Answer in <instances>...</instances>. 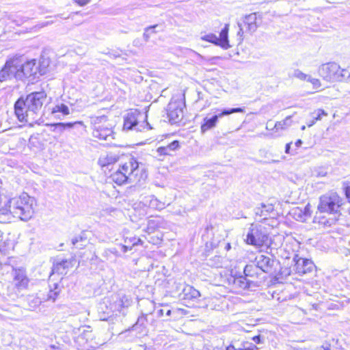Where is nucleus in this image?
I'll list each match as a JSON object with an SVG mask.
<instances>
[{
    "label": "nucleus",
    "instance_id": "f704fd0d",
    "mask_svg": "<svg viewBox=\"0 0 350 350\" xmlns=\"http://www.w3.org/2000/svg\"><path fill=\"white\" fill-rule=\"evenodd\" d=\"M59 295V291L51 290L48 294V299L55 301Z\"/></svg>",
    "mask_w": 350,
    "mask_h": 350
},
{
    "label": "nucleus",
    "instance_id": "473e14b6",
    "mask_svg": "<svg viewBox=\"0 0 350 350\" xmlns=\"http://www.w3.org/2000/svg\"><path fill=\"white\" fill-rule=\"evenodd\" d=\"M125 243H132V245L135 246L137 245H142L144 242L139 238L133 237L130 239L126 238L125 239Z\"/></svg>",
    "mask_w": 350,
    "mask_h": 350
},
{
    "label": "nucleus",
    "instance_id": "a18cd8bd",
    "mask_svg": "<svg viewBox=\"0 0 350 350\" xmlns=\"http://www.w3.org/2000/svg\"><path fill=\"white\" fill-rule=\"evenodd\" d=\"M304 213L305 215H310V206L309 205H307L306 207H305V209H304Z\"/></svg>",
    "mask_w": 350,
    "mask_h": 350
},
{
    "label": "nucleus",
    "instance_id": "864d4df0",
    "mask_svg": "<svg viewBox=\"0 0 350 350\" xmlns=\"http://www.w3.org/2000/svg\"><path fill=\"white\" fill-rule=\"evenodd\" d=\"M247 269H248V266H246V267H245V269H244V273H245L246 275H247V273H246V272H247Z\"/></svg>",
    "mask_w": 350,
    "mask_h": 350
},
{
    "label": "nucleus",
    "instance_id": "1a4fd4ad",
    "mask_svg": "<svg viewBox=\"0 0 350 350\" xmlns=\"http://www.w3.org/2000/svg\"><path fill=\"white\" fill-rule=\"evenodd\" d=\"M228 25H226L219 33V38L214 33H208L202 36L201 39L213 43L216 46H219L224 49H227L230 46L228 39Z\"/></svg>",
    "mask_w": 350,
    "mask_h": 350
},
{
    "label": "nucleus",
    "instance_id": "aec40b11",
    "mask_svg": "<svg viewBox=\"0 0 350 350\" xmlns=\"http://www.w3.org/2000/svg\"><path fill=\"white\" fill-rule=\"evenodd\" d=\"M244 25L246 26L247 30L250 32H254L256 30L257 25V16L256 13H252L247 15L244 19Z\"/></svg>",
    "mask_w": 350,
    "mask_h": 350
},
{
    "label": "nucleus",
    "instance_id": "e433bc0d",
    "mask_svg": "<svg viewBox=\"0 0 350 350\" xmlns=\"http://www.w3.org/2000/svg\"><path fill=\"white\" fill-rule=\"evenodd\" d=\"M74 1L75 3H77V4H79L81 6L85 5L90 1V0H74Z\"/></svg>",
    "mask_w": 350,
    "mask_h": 350
},
{
    "label": "nucleus",
    "instance_id": "052dcab7",
    "mask_svg": "<svg viewBox=\"0 0 350 350\" xmlns=\"http://www.w3.org/2000/svg\"><path fill=\"white\" fill-rule=\"evenodd\" d=\"M241 284H242V285L244 284V281L243 280H242Z\"/></svg>",
    "mask_w": 350,
    "mask_h": 350
},
{
    "label": "nucleus",
    "instance_id": "603ef678",
    "mask_svg": "<svg viewBox=\"0 0 350 350\" xmlns=\"http://www.w3.org/2000/svg\"><path fill=\"white\" fill-rule=\"evenodd\" d=\"M226 350H235L234 347L232 346L228 347Z\"/></svg>",
    "mask_w": 350,
    "mask_h": 350
},
{
    "label": "nucleus",
    "instance_id": "79ce46f5",
    "mask_svg": "<svg viewBox=\"0 0 350 350\" xmlns=\"http://www.w3.org/2000/svg\"><path fill=\"white\" fill-rule=\"evenodd\" d=\"M271 121H269L267 123V126H266V129H268V130H273V129H275L273 128V126L272 127V125L271 124Z\"/></svg>",
    "mask_w": 350,
    "mask_h": 350
},
{
    "label": "nucleus",
    "instance_id": "ea45409f",
    "mask_svg": "<svg viewBox=\"0 0 350 350\" xmlns=\"http://www.w3.org/2000/svg\"><path fill=\"white\" fill-rule=\"evenodd\" d=\"M110 254L111 253H109V249L105 250L103 253V256H104L106 259H108Z\"/></svg>",
    "mask_w": 350,
    "mask_h": 350
},
{
    "label": "nucleus",
    "instance_id": "412c9836",
    "mask_svg": "<svg viewBox=\"0 0 350 350\" xmlns=\"http://www.w3.org/2000/svg\"><path fill=\"white\" fill-rule=\"evenodd\" d=\"M274 207L272 204H260V207H257L255 209V213L256 215H259L263 219H266L267 217L273 211Z\"/></svg>",
    "mask_w": 350,
    "mask_h": 350
},
{
    "label": "nucleus",
    "instance_id": "de8ad7c7",
    "mask_svg": "<svg viewBox=\"0 0 350 350\" xmlns=\"http://www.w3.org/2000/svg\"><path fill=\"white\" fill-rule=\"evenodd\" d=\"M316 121L313 119L312 120H311L308 124V127H310L312 126H313L314 124H315Z\"/></svg>",
    "mask_w": 350,
    "mask_h": 350
},
{
    "label": "nucleus",
    "instance_id": "72a5a7b5",
    "mask_svg": "<svg viewBox=\"0 0 350 350\" xmlns=\"http://www.w3.org/2000/svg\"><path fill=\"white\" fill-rule=\"evenodd\" d=\"M308 81L310 82L312 84L313 88L315 89L319 88L321 86L319 79L312 78L310 76L309 77V80H308Z\"/></svg>",
    "mask_w": 350,
    "mask_h": 350
},
{
    "label": "nucleus",
    "instance_id": "423d86ee",
    "mask_svg": "<svg viewBox=\"0 0 350 350\" xmlns=\"http://www.w3.org/2000/svg\"><path fill=\"white\" fill-rule=\"evenodd\" d=\"M21 57H16L8 60L0 70V81L14 78L18 79V73L21 72Z\"/></svg>",
    "mask_w": 350,
    "mask_h": 350
},
{
    "label": "nucleus",
    "instance_id": "cd10ccee",
    "mask_svg": "<svg viewBox=\"0 0 350 350\" xmlns=\"http://www.w3.org/2000/svg\"><path fill=\"white\" fill-rule=\"evenodd\" d=\"M82 122H75L73 123L68 122V123H63L59 122L55 124L54 126L57 129H59L60 131H64L66 129H71L74 126L75 124H82Z\"/></svg>",
    "mask_w": 350,
    "mask_h": 350
},
{
    "label": "nucleus",
    "instance_id": "7ed1b4c3",
    "mask_svg": "<svg viewBox=\"0 0 350 350\" xmlns=\"http://www.w3.org/2000/svg\"><path fill=\"white\" fill-rule=\"evenodd\" d=\"M35 200L27 193H23L18 197L8 200V215L12 214L23 221L31 218L34 213Z\"/></svg>",
    "mask_w": 350,
    "mask_h": 350
},
{
    "label": "nucleus",
    "instance_id": "393cba45",
    "mask_svg": "<svg viewBox=\"0 0 350 350\" xmlns=\"http://www.w3.org/2000/svg\"><path fill=\"white\" fill-rule=\"evenodd\" d=\"M291 125V116H287L284 120L277 122L273 125V128L276 131L284 130Z\"/></svg>",
    "mask_w": 350,
    "mask_h": 350
},
{
    "label": "nucleus",
    "instance_id": "dca6fc26",
    "mask_svg": "<svg viewBox=\"0 0 350 350\" xmlns=\"http://www.w3.org/2000/svg\"><path fill=\"white\" fill-rule=\"evenodd\" d=\"M256 265L265 273H269L271 271L274 260L269 257L263 254H260L256 257Z\"/></svg>",
    "mask_w": 350,
    "mask_h": 350
},
{
    "label": "nucleus",
    "instance_id": "f3484780",
    "mask_svg": "<svg viewBox=\"0 0 350 350\" xmlns=\"http://www.w3.org/2000/svg\"><path fill=\"white\" fill-rule=\"evenodd\" d=\"M118 159V157L116 154L111 152L102 154L98 159V164L102 166H107L110 164L116 163Z\"/></svg>",
    "mask_w": 350,
    "mask_h": 350
},
{
    "label": "nucleus",
    "instance_id": "2eb2a0df",
    "mask_svg": "<svg viewBox=\"0 0 350 350\" xmlns=\"http://www.w3.org/2000/svg\"><path fill=\"white\" fill-rule=\"evenodd\" d=\"M14 282L15 286L19 290L26 289L29 284V278L23 269H13Z\"/></svg>",
    "mask_w": 350,
    "mask_h": 350
},
{
    "label": "nucleus",
    "instance_id": "09e8293b",
    "mask_svg": "<svg viewBox=\"0 0 350 350\" xmlns=\"http://www.w3.org/2000/svg\"><path fill=\"white\" fill-rule=\"evenodd\" d=\"M257 349V347L254 345L252 346L251 348L248 347V348H245V350H256Z\"/></svg>",
    "mask_w": 350,
    "mask_h": 350
},
{
    "label": "nucleus",
    "instance_id": "4d7b16f0",
    "mask_svg": "<svg viewBox=\"0 0 350 350\" xmlns=\"http://www.w3.org/2000/svg\"><path fill=\"white\" fill-rule=\"evenodd\" d=\"M301 129L302 131H304V130H305L306 126H302Z\"/></svg>",
    "mask_w": 350,
    "mask_h": 350
},
{
    "label": "nucleus",
    "instance_id": "f257e3e1",
    "mask_svg": "<svg viewBox=\"0 0 350 350\" xmlns=\"http://www.w3.org/2000/svg\"><path fill=\"white\" fill-rule=\"evenodd\" d=\"M46 99L44 91L32 92L26 96L25 100L18 99L14 105L15 114L18 120L30 123L35 122Z\"/></svg>",
    "mask_w": 350,
    "mask_h": 350
},
{
    "label": "nucleus",
    "instance_id": "0eeeda50",
    "mask_svg": "<svg viewBox=\"0 0 350 350\" xmlns=\"http://www.w3.org/2000/svg\"><path fill=\"white\" fill-rule=\"evenodd\" d=\"M142 117V114L139 111L131 110L128 112L126 116L124 117V130L129 131V130H135L136 131H142L145 129L150 130L152 128L150 124L146 122L145 124H139V119Z\"/></svg>",
    "mask_w": 350,
    "mask_h": 350
},
{
    "label": "nucleus",
    "instance_id": "49530a36",
    "mask_svg": "<svg viewBox=\"0 0 350 350\" xmlns=\"http://www.w3.org/2000/svg\"><path fill=\"white\" fill-rule=\"evenodd\" d=\"M302 144V141L301 139H298L297 140V142H295V146L297 147H299Z\"/></svg>",
    "mask_w": 350,
    "mask_h": 350
},
{
    "label": "nucleus",
    "instance_id": "5701e85b",
    "mask_svg": "<svg viewBox=\"0 0 350 350\" xmlns=\"http://www.w3.org/2000/svg\"><path fill=\"white\" fill-rule=\"evenodd\" d=\"M128 175H125L120 170H118L116 172L111 175V180L116 184L121 185L127 182H131L129 179Z\"/></svg>",
    "mask_w": 350,
    "mask_h": 350
},
{
    "label": "nucleus",
    "instance_id": "39448f33",
    "mask_svg": "<svg viewBox=\"0 0 350 350\" xmlns=\"http://www.w3.org/2000/svg\"><path fill=\"white\" fill-rule=\"evenodd\" d=\"M92 135L100 140L113 139V131L111 126L107 122L106 116H103L96 118Z\"/></svg>",
    "mask_w": 350,
    "mask_h": 350
},
{
    "label": "nucleus",
    "instance_id": "a211bd4d",
    "mask_svg": "<svg viewBox=\"0 0 350 350\" xmlns=\"http://www.w3.org/2000/svg\"><path fill=\"white\" fill-rule=\"evenodd\" d=\"M179 146V142L174 140L167 146L159 147L157 152L160 156L171 155L172 152L178 149Z\"/></svg>",
    "mask_w": 350,
    "mask_h": 350
},
{
    "label": "nucleus",
    "instance_id": "4c0bfd02",
    "mask_svg": "<svg viewBox=\"0 0 350 350\" xmlns=\"http://www.w3.org/2000/svg\"><path fill=\"white\" fill-rule=\"evenodd\" d=\"M109 253L114 254L116 256H120V254H119L118 251L115 247L109 248Z\"/></svg>",
    "mask_w": 350,
    "mask_h": 350
},
{
    "label": "nucleus",
    "instance_id": "13d9d810",
    "mask_svg": "<svg viewBox=\"0 0 350 350\" xmlns=\"http://www.w3.org/2000/svg\"><path fill=\"white\" fill-rule=\"evenodd\" d=\"M325 174H326V173L325 172V173H323V174H319V176H325Z\"/></svg>",
    "mask_w": 350,
    "mask_h": 350
},
{
    "label": "nucleus",
    "instance_id": "37998d69",
    "mask_svg": "<svg viewBox=\"0 0 350 350\" xmlns=\"http://www.w3.org/2000/svg\"><path fill=\"white\" fill-rule=\"evenodd\" d=\"M290 148H291V144L288 143L286 145L285 152L288 154L290 152Z\"/></svg>",
    "mask_w": 350,
    "mask_h": 350
},
{
    "label": "nucleus",
    "instance_id": "b1692460",
    "mask_svg": "<svg viewBox=\"0 0 350 350\" xmlns=\"http://www.w3.org/2000/svg\"><path fill=\"white\" fill-rule=\"evenodd\" d=\"M72 266V260H62L57 262L54 265V269L57 272L63 274L66 273V270Z\"/></svg>",
    "mask_w": 350,
    "mask_h": 350
},
{
    "label": "nucleus",
    "instance_id": "c03bdc74",
    "mask_svg": "<svg viewBox=\"0 0 350 350\" xmlns=\"http://www.w3.org/2000/svg\"><path fill=\"white\" fill-rule=\"evenodd\" d=\"M346 196L348 199L350 200V186L346 189Z\"/></svg>",
    "mask_w": 350,
    "mask_h": 350
},
{
    "label": "nucleus",
    "instance_id": "c756f323",
    "mask_svg": "<svg viewBox=\"0 0 350 350\" xmlns=\"http://www.w3.org/2000/svg\"><path fill=\"white\" fill-rule=\"evenodd\" d=\"M293 77L297 78L301 81H307L309 80V75L304 73L300 70H295L293 74L292 75Z\"/></svg>",
    "mask_w": 350,
    "mask_h": 350
},
{
    "label": "nucleus",
    "instance_id": "8fccbe9b",
    "mask_svg": "<svg viewBox=\"0 0 350 350\" xmlns=\"http://www.w3.org/2000/svg\"><path fill=\"white\" fill-rule=\"evenodd\" d=\"M158 314H159V316H163V314H164V310H163V309L159 310L158 311Z\"/></svg>",
    "mask_w": 350,
    "mask_h": 350
},
{
    "label": "nucleus",
    "instance_id": "9d476101",
    "mask_svg": "<svg viewBox=\"0 0 350 350\" xmlns=\"http://www.w3.org/2000/svg\"><path fill=\"white\" fill-rule=\"evenodd\" d=\"M236 112H241V108L236 107L231 109H225L222 110L221 113L216 114L210 118L207 117L204 118V122L201 125L202 133H205L208 130L214 128L216 126L219 118H221L224 116H228Z\"/></svg>",
    "mask_w": 350,
    "mask_h": 350
},
{
    "label": "nucleus",
    "instance_id": "a19ab883",
    "mask_svg": "<svg viewBox=\"0 0 350 350\" xmlns=\"http://www.w3.org/2000/svg\"><path fill=\"white\" fill-rule=\"evenodd\" d=\"M252 340L256 342V343H260V336H254L252 337Z\"/></svg>",
    "mask_w": 350,
    "mask_h": 350
},
{
    "label": "nucleus",
    "instance_id": "7c9ffc66",
    "mask_svg": "<svg viewBox=\"0 0 350 350\" xmlns=\"http://www.w3.org/2000/svg\"><path fill=\"white\" fill-rule=\"evenodd\" d=\"M150 204L157 209H163L165 207V204L159 201L157 198H152L150 200Z\"/></svg>",
    "mask_w": 350,
    "mask_h": 350
},
{
    "label": "nucleus",
    "instance_id": "6e6552de",
    "mask_svg": "<svg viewBox=\"0 0 350 350\" xmlns=\"http://www.w3.org/2000/svg\"><path fill=\"white\" fill-rule=\"evenodd\" d=\"M340 66L334 62L322 64L319 68V75L328 82L338 81Z\"/></svg>",
    "mask_w": 350,
    "mask_h": 350
},
{
    "label": "nucleus",
    "instance_id": "6e6d98bb",
    "mask_svg": "<svg viewBox=\"0 0 350 350\" xmlns=\"http://www.w3.org/2000/svg\"><path fill=\"white\" fill-rule=\"evenodd\" d=\"M226 248L228 250L230 248V243H228L226 246Z\"/></svg>",
    "mask_w": 350,
    "mask_h": 350
},
{
    "label": "nucleus",
    "instance_id": "2f4dec72",
    "mask_svg": "<svg viewBox=\"0 0 350 350\" xmlns=\"http://www.w3.org/2000/svg\"><path fill=\"white\" fill-rule=\"evenodd\" d=\"M314 114H316V116L314 118V120L317 122L318 120H321L322 118V116H327V113L325 112L323 109H319L317 111H315Z\"/></svg>",
    "mask_w": 350,
    "mask_h": 350
},
{
    "label": "nucleus",
    "instance_id": "5fc2aeb1",
    "mask_svg": "<svg viewBox=\"0 0 350 350\" xmlns=\"http://www.w3.org/2000/svg\"><path fill=\"white\" fill-rule=\"evenodd\" d=\"M295 212H299V213H301V210L299 209V208H297L295 210Z\"/></svg>",
    "mask_w": 350,
    "mask_h": 350
},
{
    "label": "nucleus",
    "instance_id": "ddd939ff",
    "mask_svg": "<svg viewBox=\"0 0 350 350\" xmlns=\"http://www.w3.org/2000/svg\"><path fill=\"white\" fill-rule=\"evenodd\" d=\"M167 117L171 123L175 124L181 120L183 116L182 104L180 101H171L167 105Z\"/></svg>",
    "mask_w": 350,
    "mask_h": 350
},
{
    "label": "nucleus",
    "instance_id": "a878e982",
    "mask_svg": "<svg viewBox=\"0 0 350 350\" xmlns=\"http://www.w3.org/2000/svg\"><path fill=\"white\" fill-rule=\"evenodd\" d=\"M56 113H62L63 115L66 116L70 113V110L67 105L61 103L56 105L53 109H52V113L55 114Z\"/></svg>",
    "mask_w": 350,
    "mask_h": 350
},
{
    "label": "nucleus",
    "instance_id": "4be33fe9",
    "mask_svg": "<svg viewBox=\"0 0 350 350\" xmlns=\"http://www.w3.org/2000/svg\"><path fill=\"white\" fill-rule=\"evenodd\" d=\"M88 243L89 241L85 232H82L80 234L72 239V244L79 250L84 248Z\"/></svg>",
    "mask_w": 350,
    "mask_h": 350
},
{
    "label": "nucleus",
    "instance_id": "f8f14e48",
    "mask_svg": "<svg viewBox=\"0 0 350 350\" xmlns=\"http://www.w3.org/2000/svg\"><path fill=\"white\" fill-rule=\"evenodd\" d=\"M21 72L18 73V80H23L37 74L38 66L36 65V59L25 62L23 57H21Z\"/></svg>",
    "mask_w": 350,
    "mask_h": 350
},
{
    "label": "nucleus",
    "instance_id": "c85d7f7f",
    "mask_svg": "<svg viewBox=\"0 0 350 350\" xmlns=\"http://www.w3.org/2000/svg\"><path fill=\"white\" fill-rule=\"evenodd\" d=\"M157 27V25H154L152 26H150L146 27L144 29V33L143 34V38L146 42H148L150 39V35L152 33H155L156 31H154V29Z\"/></svg>",
    "mask_w": 350,
    "mask_h": 350
},
{
    "label": "nucleus",
    "instance_id": "bf43d9fd",
    "mask_svg": "<svg viewBox=\"0 0 350 350\" xmlns=\"http://www.w3.org/2000/svg\"><path fill=\"white\" fill-rule=\"evenodd\" d=\"M57 288V285L55 284V290Z\"/></svg>",
    "mask_w": 350,
    "mask_h": 350
},
{
    "label": "nucleus",
    "instance_id": "c9c22d12",
    "mask_svg": "<svg viewBox=\"0 0 350 350\" xmlns=\"http://www.w3.org/2000/svg\"><path fill=\"white\" fill-rule=\"evenodd\" d=\"M146 319L144 317H139L136 323L133 325V329L137 327L138 325H142L145 321Z\"/></svg>",
    "mask_w": 350,
    "mask_h": 350
},
{
    "label": "nucleus",
    "instance_id": "bb28decb",
    "mask_svg": "<svg viewBox=\"0 0 350 350\" xmlns=\"http://www.w3.org/2000/svg\"><path fill=\"white\" fill-rule=\"evenodd\" d=\"M338 81H342L345 80H350V66L346 68L341 69L340 67V72H338Z\"/></svg>",
    "mask_w": 350,
    "mask_h": 350
},
{
    "label": "nucleus",
    "instance_id": "f03ea898",
    "mask_svg": "<svg viewBox=\"0 0 350 350\" xmlns=\"http://www.w3.org/2000/svg\"><path fill=\"white\" fill-rule=\"evenodd\" d=\"M342 199L336 193H329L319 199L314 221L323 226H331L336 222L340 216Z\"/></svg>",
    "mask_w": 350,
    "mask_h": 350
},
{
    "label": "nucleus",
    "instance_id": "3c124183",
    "mask_svg": "<svg viewBox=\"0 0 350 350\" xmlns=\"http://www.w3.org/2000/svg\"><path fill=\"white\" fill-rule=\"evenodd\" d=\"M171 313H172L171 310H167L166 311L165 314H166L167 316H168V317H169V316H170V315H171Z\"/></svg>",
    "mask_w": 350,
    "mask_h": 350
},
{
    "label": "nucleus",
    "instance_id": "4468645a",
    "mask_svg": "<svg viewBox=\"0 0 350 350\" xmlns=\"http://www.w3.org/2000/svg\"><path fill=\"white\" fill-rule=\"evenodd\" d=\"M293 261L295 262L294 269L300 275L310 273L314 268V263L312 260L299 257L298 255L295 256Z\"/></svg>",
    "mask_w": 350,
    "mask_h": 350
},
{
    "label": "nucleus",
    "instance_id": "6ab92c4d",
    "mask_svg": "<svg viewBox=\"0 0 350 350\" xmlns=\"http://www.w3.org/2000/svg\"><path fill=\"white\" fill-rule=\"evenodd\" d=\"M200 295V292L189 285H187L182 292L183 299L185 300L196 299Z\"/></svg>",
    "mask_w": 350,
    "mask_h": 350
},
{
    "label": "nucleus",
    "instance_id": "20e7f679",
    "mask_svg": "<svg viewBox=\"0 0 350 350\" xmlns=\"http://www.w3.org/2000/svg\"><path fill=\"white\" fill-rule=\"evenodd\" d=\"M268 239L269 236L264 227L252 224L247 232L245 241L248 245L260 247L267 243Z\"/></svg>",
    "mask_w": 350,
    "mask_h": 350
},
{
    "label": "nucleus",
    "instance_id": "58836bf2",
    "mask_svg": "<svg viewBox=\"0 0 350 350\" xmlns=\"http://www.w3.org/2000/svg\"><path fill=\"white\" fill-rule=\"evenodd\" d=\"M122 250L124 253L127 252L129 250H131L132 249V247H129L127 245H121Z\"/></svg>",
    "mask_w": 350,
    "mask_h": 350
},
{
    "label": "nucleus",
    "instance_id": "9b49d317",
    "mask_svg": "<svg viewBox=\"0 0 350 350\" xmlns=\"http://www.w3.org/2000/svg\"><path fill=\"white\" fill-rule=\"evenodd\" d=\"M125 175H128L130 181L135 180L139 172V163L134 157H129L126 161L120 165L118 168Z\"/></svg>",
    "mask_w": 350,
    "mask_h": 350
}]
</instances>
